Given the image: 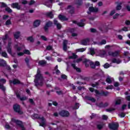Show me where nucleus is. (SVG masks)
<instances>
[{"label":"nucleus","instance_id":"nucleus-31","mask_svg":"<svg viewBox=\"0 0 130 130\" xmlns=\"http://www.w3.org/2000/svg\"><path fill=\"white\" fill-rule=\"evenodd\" d=\"M58 18L61 21H67V20H68V19L66 18L65 16L61 15H59Z\"/></svg>","mask_w":130,"mask_h":130},{"label":"nucleus","instance_id":"nucleus-59","mask_svg":"<svg viewBox=\"0 0 130 130\" xmlns=\"http://www.w3.org/2000/svg\"><path fill=\"white\" fill-rule=\"evenodd\" d=\"M89 101H91V102H95V101H96V100H95V99L93 98H90L89 99Z\"/></svg>","mask_w":130,"mask_h":130},{"label":"nucleus","instance_id":"nucleus-36","mask_svg":"<svg viewBox=\"0 0 130 130\" xmlns=\"http://www.w3.org/2000/svg\"><path fill=\"white\" fill-rule=\"evenodd\" d=\"M68 9L70 10V13H71V14H73L74 13V8H73V7L69 6Z\"/></svg>","mask_w":130,"mask_h":130},{"label":"nucleus","instance_id":"nucleus-49","mask_svg":"<svg viewBox=\"0 0 130 130\" xmlns=\"http://www.w3.org/2000/svg\"><path fill=\"white\" fill-rule=\"evenodd\" d=\"M2 56H4V57H8V54H7V53L5 52H3L2 53Z\"/></svg>","mask_w":130,"mask_h":130},{"label":"nucleus","instance_id":"nucleus-6","mask_svg":"<svg viewBox=\"0 0 130 130\" xmlns=\"http://www.w3.org/2000/svg\"><path fill=\"white\" fill-rule=\"evenodd\" d=\"M13 108L14 110L16 112H18L19 114H23V112L20 109V106L18 105H14Z\"/></svg>","mask_w":130,"mask_h":130},{"label":"nucleus","instance_id":"nucleus-8","mask_svg":"<svg viewBox=\"0 0 130 130\" xmlns=\"http://www.w3.org/2000/svg\"><path fill=\"white\" fill-rule=\"evenodd\" d=\"M94 92L95 93V96H98V95H101V94H104V95H108L109 94V92L106 91L104 92V91H103L102 92H100L96 89L94 90Z\"/></svg>","mask_w":130,"mask_h":130},{"label":"nucleus","instance_id":"nucleus-30","mask_svg":"<svg viewBox=\"0 0 130 130\" xmlns=\"http://www.w3.org/2000/svg\"><path fill=\"white\" fill-rule=\"evenodd\" d=\"M116 4H117V7H116V10H121V3L120 2H116Z\"/></svg>","mask_w":130,"mask_h":130},{"label":"nucleus","instance_id":"nucleus-5","mask_svg":"<svg viewBox=\"0 0 130 130\" xmlns=\"http://www.w3.org/2000/svg\"><path fill=\"white\" fill-rule=\"evenodd\" d=\"M109 126L111 129H117V128H118V123H112L109 124Z\"/></svg>","mask_w":130,"mask_h":130},{"label":"nucleus","instance_id":"nucleus-48","mask_svg":"<svg viewBox=\"0 0 130 130\" xmlns=\"http://www.w3.org/2000/svg\"><path fill=\"white\" fill-rule=\"evenodd\" d=\"M27 40L30 42H33V41H34V39H33L32 37H30L27 38Z\"/></svg>","mask_w":130,"mask_h":130},{"label":"nucleus","instance_id":"nucleus-16","mask_svg":"<svg viewBox=\"0 0 130 130\" xmlns=\"http://www.w3.org/2000/svg\"><path fill=\"white\" fill-rule=\"evenodd\" d=\"M114 81V79L113 78L111 77L110 76H108L106 79V82L107 83H108L109 84H111L112 82H113Z\"/></svg>","mask_w":130,"mask_h":130},{"label":"nucleus","instance_id":"nucleus-63","mask_svg":"<svg viewBox=\"0 0 130 130\" xmlns=\"http://www.w3.org/2000/svg\"><path fill=\"white\" fill-rule=\"evenodd\" d=\"M114 86V87H118V86H119V83L118 82H115Z\"/></svg>","mask_w":130,"mask_h":130},{"label":"nucleus","instance_id":"nucleus-41","mask_svg":"<svg viewBox=\"0 0 130 130\" xmlns=\"http://www.w3.org/2000/svg\"><path fill=\"white\" fill-rule=\"evenodd\" d=\"M106 40H103L101 43H99V45H103V44H106Z\"/></svg>","mask_w":130,"mask_h":130},{"label":"nucleus","instance_id":"nucleus-55","mask_svg":"<svg viewBox=\"0 0 130 130\" xmlns=\"http://www.w3.org/2000/svg\"><path fill=\"white\" fill-rule=\"evenodd\" d=\"M47 50H51L52 49V46H48L46 47Z\"/></svg>","mask_w":130,"mask_h":130},{"label":"nucleus","instance_id":"nucleus-43","mask_svg":"<svg viewBox=\"0 0 130 130\" xmlns=\"http://www.w3.org/2000/svg\"><path fill=\"white\" fill-rule=\"evenodd\" d=\"M98 85H99V83H98V82H95V83H93L92 84V87H93V88H98Z\"/></svg>","mask_w":130,"mask_h":130},{"label":"nucleus","instance_id":"nucleus-15","mask_svg":"<svg viewBox=\"0 0 130 130\" xmlns=\"http://www.w3.org/2000/svg\"><path fill=\"white\" fill-rule=\"evenodd\" d=\"M52 26V22L51 21H49L47 22L44 27V29L46 31L48 30V27Z\"/></svg>","mask_w":130,"mask_h":130},{"label":"nucleus","instance_id":"nucleus-60","mask_svg":"<svg viewBox=\"0 0 130 130\" xmlns=\"http://www.w3.org/2000/svg\"><path fill=\"white\" fill-rule=\"evenodd\" d=\"M119 16V14H116L115 15L113 16V19H117L118 18V16Z\"/></svg>","mask_w":130,"mask_h":130},{"label":"nucleus","instance_id":"nucleus-35","mask_svg":"<svg viewBox=\"0 0 130 130\" xmlns=\"http://www.w3.org/2000/svg\"><path fill=\"white\" fill-rule=\"evenodd\" d=\"M14 37L16 39H18L20 37V32L17 31L14 34Z\"/></svg>","mask_w":130,"mask_h":130},{"label":"nucleus","instance_id":"nucleus-1","mask_svg":"<svg viewBox=\"0 0 130 130\" xmlns=\"http://www.w3.org/2000/svg\"><path fill=\"white\" fill-rule=\"evenodd\" d=\"M44 79L42 77V75L40 74V70L38 69L37 71V74L36 75L35 79V83L36 86H42L43 85Z\"/></svg>","mask_w":130,"mask_h":130},{"label":"nucleus","instance_id":"nucleus-38","mask_svg":"<svg viewBox=\"0 0 130 130\" xmlns=\"http://www.w3.org/2000/svg\"><path fill=\"white\" fill-rule=\"evenodd\" d=\"M6 62L3 59H0V66H5Z\"/></svg>","mask_w":130,"mask_h":130},{"label":"nucleus","instance_id":"nucleus-21","mask_svg":"<svg viewBox=\"0 0 130 130\" xmlns=\"http://www.w3.org/2000/svg\"><path fill=\"white\" fill-rule=\"evenodd\" d=\"M69 58H77V55L72 52L69 53Z\"/></svg>","mask_w":130,"mask_h":130},{"label":"nucleus","instance_id":"nucleus-13","mask_svg":"<svg viewBox=\"0 0 130 130\" xmlns=\"http://www.w3.org/2000/svg\"><path fill=\"white\" fill-rule=\"evenodd\" d=\"M89 12H91L92 13H97L98 12L99 10L97 8H94L93 7H90L89 8Z\"/></svg>","mask_w":130,"mask_h":130},{"label":"nucleus","instance_id":"nucleus-27","mask_svg":"<svg viewBox=\"0 0 130 130\" xmlns=\"http://www.w3.org/2000/svg\"><path fill=\"white\" fill-rule=\"evenodd\" d=\"M112 62L118 64L121 62V60H119V59L114 58L112 59Z\"/></svg>","mask_w":130,"mask_h":130},{"label":"nucleus","instance_id":"nucleus-20","mask_svg":"<svg viewBox=\"0 0 130 130\" xmlns=\"http://www.w3.org/2000/svg\"><path fill=\"white\" fill-rule=\"evenodd\" d=\"M16 96L17 98L20 99L21 101H24V100H26L27 99V98L26 96H23L22 98L20 97V93L19 92L16 93Z\"/></svg>","mask_w":130,"mask_h":130},{"label":"nucleus","instance_id":"nucleus-52","mask_svg":"<svg viewBox=\"0 0 130 130\" xmlns=\"http://www.w3.org/2000/svg\"><path fill=\"white\" fill-rule=\"evenodd\" d=\"M20 44H18L17 45H15V48H17L18 51H20V50H21V48L18 47V46H20Z\"/></svg>","mask_w":130,"mask_h":130},{"label":"nucleus","instance_id":"nucleus-54","mask_svg":"<svg viewBox=\"0 0 130 130\" xmlns=\"http://www.w3.org/2000/svg\"><path fill=\"white\" fill-rule=\"evenodd\" d=\"M82 79L84 80V81H89L90 80V78L87 77H83Z\"/></svg>","mask_w":130,"mask_h":130},{"label":"nucleus","instance_id":"nucleus-62","mask_svg":"<svg viewBox=\"0 0 130 130\" xmlns=\"http://www.w3.org/2000/svg\"><path fill=\"white\" fill-rule=\"evenodd\" d=\"M81 61H82V58L77 59L76 61H74V62H80Z\"/></svg>","mask_w":130,"mask_h":130},{"label":"nucleus","instance_id":"nucleus-37","mask_svg":"<svg viewBox=\"0 0 130 130\" xmlns=\"http://www.w3.org/2000/svg\"><path fill=\"white\" fill-rule=\"evenodd\" d=\"M52 13H53V11L47 13V16L51 18V19H52V18H53V14H52Z\"/></svg>","mask_w":130,"mask_h":130},{"label":"nucleus","instance_id":"nucleus-57","mask_svg":"<svg viewBox=\"0 0 130 130\" xmlns=\"http://www.w3.org/2000/svg\"><path fill=\"white\" fill-rule=\"evenodd\" d=\"M119 116H120V117H124V116H125V114L123 113H121L119 114Z\"/></svg>","mask_w":130,"mask_h":130},{"label":"nucleus","instance_id":"nucleus-33","mask_svg":"<svg viewBox=\"0 0 130 130\" xmlns=\"http://www.w3.org/2000/svg\"><path fill=\"white\" fill-rule=\"evenodd\" d=\"M106 54V52L105 51H101L100 54L99 55L101 57H104L105 55Z\"/></svg>","mask_w":130,"mask_h":130},{"label":"nucleus","instance_id":"nucleus-25","mask_svg":"<svg viewBox=\"0 0 130 130\" xmlns=\"http://www.w3.org/2000/svg\"><path fill=\"white\" fill-rule=\"evenodd\" d=\"M40 23H41V21L40 20H35L34 23V26L35 27H38L40 25Z\"/></svg>","mask_w":130,"mask_h":130},{"label":"nucleus","instance_id":"nucleus-9","mask_svg":"<svg viewBox=\"0 0 130 130\" xmlns=\"http://www.w3.org/2000/svg\"><path fill=\"white\" fill-rule=\"evenodd\" d=\"M12 8H13V9H17V10H20L21 6L19 5V4L16 3H13L11 5Z\"/></svg>","mask_w":130,"mask_h":130},{"label":"nucleus","instance_id":"nucleus-24","mask_svg":"<svg viewBox=\"0 0 130 130\" xmlns=\"http://www.w3.org/2000/svg\"><path fill=\"white\" fill-rule=\"evenodd\" d=\"M10 84H13L14 85H17V84H20V81L18 79H14L13 81H10Z\"/></svg>","mask_w":130,"mask_h":130},{"label":"nucleus","instance_id":"nucleus-12","mask_svg":"<svg viewBox=\"0 0 130 130\" xmlns=\"http://www.w3.org/2000/svg\"><path fill=\"white\" fill-rule=\"evenodd\" d=\"M121 101H122V98H118L115 101L114 105H119L120 103H121Z\"/></svg>","mask_w":130,"mask_h":130},{"label":"nucleus","instance_id":"nucleus-28","mask_svg":"<svg viewBox=\"0 0 130 130\" xmlns=\"http://www.w3.org/2000/svg\"><path fill=\"white\" fill-rule=\"evenodd\" d=\"M73 23L74 24H77L78 26H79V27H83L85 25V24H84V23H83V20H81V22H79V23H78V22H77V21H73Z\"/></svg>","mask_w":130,"mask_h":130},{"label":"nucleus","instance_id":"nucleus-10","mask_svg":"<svg viewBox=\"0 0 130 130\" xmlns=\"http://www.w3.org/2000/svg\"><path fill=\"white\" fill-rule=\"evenodd\" d=\"M89 41L90 40L89 39H85L81 41L80 44H81V45H88V43H89Z\"/></svg>","mask_w":130,"mask_h":130},{"label":"nucleus","instance_id":"nucleus-40","mask_svg":"<svg viewBox=\"0 0 130 130\" xmlns=\"http://www.w3.org/2000/svg\"><path fill=\"white\" fill-rule=\"evenodd\" d=\"M114 110H115V109L113 108H110L106 109V111H107V112H111L112 111H114Z\"/></svg>","mask_w":130,"mask_h":130},{"label":"nucleus","instance_id":"nucleus-53","mask_svg":"<svg viewBox=\"0 0 130 130\" xmlns=\"http://www.w3.org/2000/svg\"><path fill=\"white\" fill-rule=\"evenodd\" d=\"M102 117H103V119H104V120H107V119H108V116H107L106 115H103L102 116Z\"/></svg>","mask_w":130,"mask_h":130},{"label":"nucleus","instance_id":"nucleus-51","mask_svg":"<svg viewBox=\"0 0 130 130\" xmlns=\"http://www.w3.org/2000/svg\"><path fill=\"white\" fill-rule=\"evenodd\" d=\"M90 67L91 68H92V69H95V64H94V63L92 62V61L90 63Z\"/></svg>","mask_w":130,"mask_h":130},{"label":"nucleus","instance_id":"nucleus-14","mask_svg":"<svg viewBox=\"0 0 130 130\" xmlns=\"http://www.w3.org/2000/svg\"><path fill=\"white\" fill-rule=\"evenodd\" d=\"M11 44H12V43L11 42H9L8 45L7 47L8 53H10V54H12V48L11 47Z\"/></svg>","mask_w":130,"mask_h":130},{"label":"nucleus","instance_id":"nucleus-61","mask_svg":"<svg viewBox=\"0 0 130 130\" xmlns=\"http://www.w3.org/2000/svg\"><path fill=\"white\" fill-rule=\"evenodd\" d=\"M124 60H125V62H127V61H129L130 60V58L129 57H126L124 59Z\"/></svg>","mask_w":130,"mask_h":130},{"label":"nucleus","instance_id":"nucleus-3","mask_svg":"<svg viewBox=\"0 0 130 130\" xmlns=\"http://www.w3.org/2000/svg\"><path fill=\"white\" fill-rule=\"evenodd\" d=\"M11 124L15 125V124L20 127L22 130H25V127H24V124L22 121L17 120L15 118H12L11 120Z\"/></svg>","mask_w":130,"mask_h":130},{"label":"nucleus","instance_id":"nucleus-7","mask_svg":"<svg viewBox=\"0 0 130 130\" xmlns=\"http://www.w3.org/2000/svg\"><path fill=\"white\" fill-rule=\"evenodd\" d=\"M59 114L61 116L67 117V116H69V115H70V113L67 111H62L59 113Z\"/></svg>","mask_w":130,"mask_h":130},{"label":"nucleus","instance_id":"nucleus-18","mask_svg":"<svg viewBox=\"0 0 130 130\" xmlns=\"http://www.w3.org/2000/svg\"><path fill=\"white\" fill-rule=\"evenodd\" d=\"M30 54V51L28 50H25L23 52L18 53V55L21 56L22 55H24V54Z\"/></svg>","mask_w":130,"mask_h":130},{"label":"nucleus","instance_id":"nucleus-39","mask_svg":"<svg viewBox=\"0 0 130 130\" xmlns=\"http://www.w3.org/2000/svg\"><path fill=\"white\" fill-rule=\"evenodd\" d=\"M90 52L91 55H94V54H95V50L94 48H90Z\"/></svg>","mask_w":130,"mask_h":130},{"label":"nucleus","instance_id":"nucleus-19","mask_svg":"<svg viewBox=\"0 0 130 130\" xmlns=\"http://www.w3.org/2000/svg\"><path fill=\"white\" fill-rule=\"evenodd\" d=\"M54 24L56 25V27L58 29H60L61 28V24L57 22V20H56V19L54 20Z\"/></svg>","mask_w":130,"mask_h":130},{"label":"nucleus","instance_id":"nucleus-58","mask_svg":"<svg viewBox=\"0 0 130 130\" xmlns=\"http://www.w3.org/2000/svg\"><path fill=\"white\" fill-rule=\"evenodd\" d=\"M77 4L79 6H81V5H82V0H77Z\"/></svg>","mask_w":130,"mask_h":130},{"label":"nucleus","instance_id":"nucleus-17","mask_svg":"<svg viewBox=\"0 0 130 130\" xmlns=\"http://www.w3.org/2000/svg\"><path fill=\"white\" fill-rule=\"evenodd\" d=\"M67 44H68V41L64 40L63 42V50H64V51H66L68 48H69V47H68V46H67Z\"/></svg>","mask_w":130,"mask_h":130},{"label":"nucleus","instance_id":"nucleus-47","mask_svg":"<svg viewBox=\"0 0 130 130\" xmlns=\"http://www.w3.org/2000/svg\"><path fill=\"white\" fill-rule=\"evenodd\" d=\"M116 13V10H113L111 12L110 15V16H113V15H114V14Z\"/></svg>","mask_w":130,"mask_h":130},{"label":"nucleus","instance_id":"nucleus-34","mask_svg":"<svg viewBox=\"0 0 130 130\" xmlns=\"http://www.w3.org/2000/svg\"><path fill=\"white\" fill-rule=\"evenodd\" d=\"M86 50V48H80L76 49V52H84Z\"/></svg>","mask_w":130,"mask_h":130},{"label":"nucleus","instance_id":"nucleus-11","mask_svg":"<svg viewBox=\"0 0 130 130\" xmlns=\"http://www.w3.org/2000/svg\"><path fill=\"white\" fill-rule=\"evenodd\" d=\"M83 62L85 63V67L86 68H88V67H89V66H91V61L90 60H88L87 59H84L83 60Z\"/></svg>","mask_w":130,"mask_h":130},{"label":"nucleus","instance_id":"nucleus-29","mask_svg":"<svg viewBox=\"0 0 130 130\" xmlns=\"http://www.w3.org/2000/svg\"><path fill=\"white\" fill-rule=\"evenodd\" d=\"M53 0H50L48 2L45 3V6H47L48 8H50L51 7V4L52 3V1Z\"/></svg>","mask_w":130,"mask_h":130},{"label":"nucleus","instance_id":"nucleus-23","mask_svg":"<svg viewBox=\"0 0 130 130\" xmlns=\"http://www.w3.org/2000/svg\"><path fill=\"white\" fill-rule=\"evenodd\" d=\"M96 105L99 107H106V106H108L109 104L108 103H105V104L104 105L103 103H100L99 104H97Z\"/></svg>","mask_w":130,"mask_h":130},{"label":"nucleus","instance_id":"nucleus-56","mask_svg":"<svg viewBox=\"0 0 130 130\" xmlns=\"http://www.w3.org/2000/svg\"><path fill=\"white\" fill-rule=\"evenodd\" d=\"M6 11H7V12H8V13H12V9L9 8H6Z\"/></svg>","mask_w":130,"mask_h":130},{"label":"nucleus","instance_id":"nucleus-45","mask_svg":"<svg viewBox=\"0 0 130 130\" xmlns=\"http://www.w3.org/2000/svg\"><path fill=\"white\" fill-rule=\"evenodd\" d=\"M110 65L108 63H106L104 65V68H105V69H108V68H110Z\"/></svg>","mask_w":130,"mask_h":130},{"label":"nucleus","instance_id":"nucleus-4","mask_svg":"<svg viewBox=\"0 0 130 130\" xmlns=\"http://www.w3.org/2000/svg\"><path fill=\"white\" fill-rule=\"evenodd\" d=\"M7 82V80L5 79H0V89L2 90V91H5L6 90V87L4 86V84H6Z\"/></svg>","mask_w":130,"mask_h":130},{"label":"nucleus","instance_id":"nucleus-64","mask_svg":"<svg viewBox=\"0 0 130 130\" xmlns=\"http://www.w3.org/2000/svg\"><path fill=\"white\" fill-rule=\"evenodd\" d=\"M6 25H11V21L8 20L6 22Z\"/></svg>","mask_w":130,"mask_h":130},{"label":"nucleus","instance_id":"nucleus-50","mask_svg":"<svg viewBox=\"0 0 130 130\" xmlns=\"http://www.w3.org/2000/svg\"><path fill=\"white\" fill-rule=\"evenodd\" d=\"M80 105H79V103H76L74 107V109H78Z\"/></svg>","mask_w":130,"mask_h":130},{"label":"nucleus","instance_id":"nucleus-44","mask_svg":"<svg viewBox=\"0 0 130 130\" xmlns=\"http://www.w3.org/2000/svg\"><path fill=\"white\" fill-rule=\"evenodd\" d=\"M41 39L44 40V41H47V38L44 36H41Z\"/></svg>","mask_w":130,"mask_h":130},{"label":"nucleus","instance_id":"nucleus-42","mask_svg":"<svg viewBox=\"0 0 130 130\" xmlns=\"http://www.w3.org/2000/svg\"><path fill=\"white\" fill-rule=\"evenodd\" d=\"M57 69H58V66L57 65L55 68V71L56 73L58 74L60 73V71H59V70H58Z\"/></svg>","mask_w":130,"mask_h":130},{"label":"nucleus","instance_id":"nucleus-2","mask_svg":"<svg viewBox=\"0 0 130 130\" xmlns=\"http://www.w3.org/2000/svg\"><path fill=\"white\" fill-rule=\"evenodd\" d=\"M31 118H32V119H37L39 118L40 125L41 126H43V127H44L45 126V124H46V122H45V119H44V117H42V116L38 114H34L31 116Z\"/></svg>","mask_w":130,"mask_h":130},{"label":"nucleus","instance_id":"nucleus-26","mask_svg":"<svg viewBox=\"0 0 130 130\" xmlns=\"http://www.w3.org/2000/svg\"><path fill=\"white\" fill-rule=\"evenodd\" d=\"M71 66L73 68V69H74V70H76V72H78L79 73L81 72V69L76 67V64L75 63H72Z\"/></svg>","mask_w":130,"mask_h":130},{"label":"nucleus","instance_id":"nucleus-32","mask_svg":"<svg viewBox=\"0 0 130 130\" xmlns=\"http://www.w3.org/2000/svg\"><path fill=\"white\" fill-rule=\"evenodd\" d=\"M45 64H46V61L45 60H43L39 61V66H45Z\"/></svg>","mask_w":130,"mask_h":130},{"label":"nucleus","instance_id":"nucleus-46","mask_svg":"<svg viewBox=\"0 0 130 130\" xmlns=\"http://www.w3.org/2000/svg\"><path fill=\"white\" fill-rule=\"evenodd\" d=\"M106 89L107 90L112 89H113V86H112V85H109V86H108L106 88Z\"/></svg>","mask_w":130,"mask_h":130},{"label":"nucleus","instance_id":"nucleus-22","mask_svg":"<svg viewBox=\"0 0 130 130\" xmlns=\"http://www.w3.org/2000/svg\"><path fill=\"white\" fill-rule=\"evenodd\" d=\"M109 55H111V56H117L118 55L119 52L118 51H115V52H109Z\"/></svg>","mask_w":130,"mask_h":130}]
</instances>
